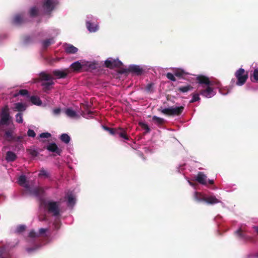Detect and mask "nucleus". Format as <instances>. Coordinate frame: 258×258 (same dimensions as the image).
Masks as SVG:
<instances>
[{
  "instance_id": "nucleus-1",
  "label": "nucleus",
  "mask_w": 258,
  "mask_h": 258,
  "mask_svg": "<svg viewBox=\"0 0 258 258\" xmlns=\"http://www.w3.org/2000/svg\"><path fill=\"white\" fill-rule=\"evenodd\" d=\"M184 106L171 107L166 108H162L160 107L158 110L164 115L168 116H179L181 114L184 110Z\"/></svg>"
},
{
  "instance_id": "nucleus-2",
  "label": "nucleus",
  "mask_w": 258,
  "mask_h": 258,
  "mask_svg": "<svg viewBox=\"0 0 258 258\" xmlns=\"http://www.w3.org/2000/svg\"><path fill=\"white\" fill-rule=\"evenodd\" d=\"M59 206L60 202H59L48 201L45 204V207L48 213L51 214L54 217L60 215V209Z\"/></svg>"
},
{
  "instance_id": "nucleus-3",
  "label": "nucleus",
  "mask_w": 258,
  "mask_h": 258,
  "mask_svg": "<svg viewBox=\"0 0 258 258\" xmlns=\"http://www.w3.org/2000/svg\"><path fill=\"white\" fill-rule=\"evenodd\" d=\"M235 76L237 81L236 84L238 86L243 85L248 79V73L242 68H240L235 73Z\"/></svg>"
},
{
  "instance_id": "nucleus-4",
  "label": "nucleus",
  "mask_w": 258,
  "mask_h": 258,
  "mask_svg": "<svg viewBox=\"0 0 258 258\" xmlns=\"http://www.w3.org/2000/svg\"><path fill=\"white\" fill-rule=\"evenodd\" d=\"M94 67V64L88 61L80 62L79 61H77L73 63L70 67L74 72H79L82 69H85L86 68L93 69Z\"/></svg>"
},
{
  "instance_id": "nucleus-5",
  "label": "nucleus",
  "mask_w": 258,
  "mask_h": 258,
  "mask_svg": "<svg viewBox=\"0 0 258 258\" xmlns=\"http://www.w3.org/2000/svg\"><path fill=\"white\" fill-rule=\"evenodd\" d=\"M24 187L29 192L30 195H33L37 197L41 196L44 193V189L41 187H31L29 184H26Z\"/></svg>"
},
{
  "instance_id": "nucleus-6",
  "label": "nucleus",
  "mask_w": 258,
  "mask_h": 258,
  "mask_svg": "<svg viewBox=\"0 0 258 258\" xmlns=\"http://www.w3.org/2000/svg\"><path fill=\"white\" fill-rule=\"evenodd\" d=\"M212 86L213 85H209L200 89L199 94L206 98H211L214 96L216 93L214 91V89L212 87Z\"/></svg>"
},
{
  "instance_id": "nucleus-7",
  "label": "nucleus",
  "mask_w": 258,
  "mask_h": 258,
  "mask_svg": "<svg viewBox=\"0 0 258 258\" xmlns=\"http://www.w3.org/2000/svg\"><path fill=\"white\" fill-rule=\"evenodd\" d=\"M10 119V114L8 106H6L2 110L1 114L0 124L2 125L8 124V121Z\"/></svg>"
},
{
  "instance_id": "nucleus-8",
  "label": "nucleus",
  "mask_w": 258,
  "mask_h": 258,
  "mask_svg": "<svg viewBox=\"0 0 258 258\" xmlns=\"http://www.w3.org/2000/svg\"><path fill=\"white\" fill-rule=\"evenodd\" d=\"M122 65V62L119 60L113 59L112 58L108 59L105 61V66L106 68L113 69L114 68H119Z\"/></svg>"
},
{
  "instance_id": "nucleus-9",
  "label": "nucleus",
  "mask_w": 258,
  "mask_h": 258,
  "mask_svg": "<svg viewBox=\"0 0 258 258\" xmlns=\"http://www.w3.org/2000/svg\"><path fill=\"white\" fill-rule=\"evenodd\" d=\"M197 83L201 85L203 88L209 85H213V83L210 81L208 77L204 75H199L197 77Z\"/></svg>"
},
{
  "instance_id": "nucleus-10",
  "label": "nucleus",
  "mask_w": 258,
  "mask_h": 258,
  "mask_svg": "<svg viewBox=\"0 0 258 258\" xmlns=\"http://www.w3.org/2000/svg\"><path fill=\"white\" fill-rule=\"evenodd\" d=\"M195 180L202 185H207V176L203 172H199L195 178Z\"/></svg>"
},
{
  "instance_id": "nucleus-11",
  "label": "nucleus",
  "mask_w": 258,
  "mask_h": 258,
  "mask_svg": "<svg viewBox=\"0 0 258 258\" xmlns=\"http://www.w3.org/2000/svg\"><path fill=\"white\" fill-rule=\"evenodd\" d=\"M122 138L125 140H129V137L127 136L126 130L121 127H116L115 131V135Z\"/></svg>"
},
{
  "instance_id": "nucleus-12",
  "label": "nucleus",
  "mask_w": 258,
  "mask_h": 258,
  "mask_svg": "<svg viewBox=\"0 0 258 258\" xmlns=\"http://www.w3.org/2000/svg\"><path fill=\"white\" fill-rule=\"evenodd\" d=\"M127 71L137 75H141L143 73V70L139 66L131 65L127 69Z\"/></svg>"
},
{
  "instance_id": "nucleus-13",
  "label": "nucleus",
  "mask_w": 258,
  "mask_h": 258,
  "mask_svg": "<svg viewBox=\"0 0 258 258\" xmlns=\"http://www.w3.org/2000/svg\"><path fill=\"white\" fill-rule=\"evenodd\" d=\"M46 149L49 151L55 153L58 155H60L62 152V150L58 148L57 145L54 143H51L49 145H48L47 146Z\"/></svg>"
},
{
  "instance_id": "nucleus-14",
  "label": "nucleus",
  "mask_w": 258,
  "mask_h": 258,
  "mask_svg": "<svg viewBox=\"0 0 258 258\" xmlns=\"http://www.w3.org/2000/svg\"><path fill=\"white\" fill-rule=\"evenodd\" d=\"M43 8L48 12H51L54 8V4L52 0H44Z\"/></svg>"
},
{
  "instance_id": "nucleus-15",
  "label": "nucleus",
  "mask_w": 258,
  "mask_h": 258,
  "mask_svg": "<svg viewBox=\"0 0 258 258\" xmlns=\"http://www.w3.org/2000/svg\"><path fill=\"white\" fill-rule=\"evenodd\" d=\"M64 46L65 52L68 54H75L78 51V49L72 44H65Z\"/></svg>"
},
{
  "instance_id": "nucleus-16",
  "label": "nucleus",
  "mask_w": 258,
  "mask_h": 258,
  "mask_svg": "<svg viewBox=\"0 0 258 258\" xmlns=\"http://www.w3.org/2000/svg\"><path fill=\"white\" fill-rule=\"evenodd\" d=\"M53 78L51 75L47 74L44 72H42L39 74V76L38 80L39 81H45L49 82L53 81Z\"/></svg>"
},
{
  "instance_id": "nucleus-17",
  "label": "nucleus",
  "mask_w": 258,
  "mask_h": 258,
  "mask_svg": "<svg viewBox=\"0 0 258 258\" xmlns=\"http://www.w3.org/2000/svg\"><path fill=\"white\" fill-rule=\"evenodd\" d=\"M205 202L208 204L214 205L220 202V201L217 199L215 196L213 195L205 197Z\"/></svg>"
},
{
  "instance_id": "nucleus-18",
  "label": "nucleus",
  "mask_w": 258,
  "mask_h": 258,
  "mask_svg": "<svg viewBox=\"0 0 258 258\" xmlns=\"http://www.w3.org/2000/svg\"><path fill=\"white\" fill-rule=\"evenodd\" d=\"M69 73V71L68 70H65L63 71L55 70L52 72L53 74L58 78H65L67 76Z\"/></svg>"
},
{
  "instance_id": "nucleus-19",
  "label": "nucleus",
  "mask_w": 258,
  "mask_h": 258,
  "mask_svg": "<svg viewBox=\"0 0 258 258\" xmlns=\"http://www.w3.org/2000/svg\"><path fill=\"white\" fill-rule=\"evenodd\" d=\"M17 158L16 154L12 151H8L6 153V160L8 162H13Z\"/></svg>"
},
{
  "instance_id": "nucleus-20",
  "label": "nucleus",
  "mask_w": 258,
  "mask_h": 258,
  "mask_svg": "<svg viewBox=\"0 0 258 258\" xmlns=\"http://www.w3.org/2000/svg\"><path fill=\"white\" fill-rule=\"evenodd\" d=\"M5 137L7 141L11 142L14 141L16 137L13 136V131L12 130H8L5 132Z\"/></svg>"
},
{
  "instance_id": "nucleus-21",
  "label": "nucleus",
  "mask_w": 258,
  "mask_h": 258,
  "mask_svg": "<svg viewBox=\"0 0 258 258\" xmlns=\"http://www.w3.org/2000/svg\"><path fill=\"white\" fill-rule=\"evenodd\" d=\"M15 105V110L19 112L24 111L26 109V106L21 102L16 103Z\"/></svg>"
},
{
  "instance_id": "nucleus-22",
  "label": "nucleus",
  "mask_w": 258,
  "mask_h": 258,
  "mask_svg": "<svg viewBox=\"0 0 258 258\" xmlns=\"http://www.w3.org/2000/svg\"><path fill=\"white\" fill-rule=\"evenodd\" d=\"M54 84V82L53 81H51L47 82L42 83L41 85L43 86V90L44 92H47L51 89L50 86Z\"/></svg>"
},
{
  "instance_id": "nucleus-23",
  "label": "nucleus",
  "mask_w": 258,
  "mask_h": 258,
  "mask_svg": "<svg viewBox=\"0 0 258 258\" xmlns=\"http://www.w3.org/2000/svg\"><path fill=\"white\" fill-rule=\"evenodd\" d=\"M0 258H11L10 254L4 247H0Z\"/></svg>"
},
{
  "instance_id": "nucleus-24",
  "label": "nucleus",
  "mask_w": 258,
  "mask_h": 258,
  "mask_svg": "<svg viewBox=\"0 0 258 258\" xmlns=\"http://www.w3.org/2000/svg\"><path fill=\"white\" fill-rule=\"evenodd\" d=\"M65 113L68 116L71 118H75L77 116L76 112L71 108H67L65 110Z\"/></svg>"
},
{
  "instance_id": "nucleus-25",
  "label": "nucleus",
  "mask_w": 258,
  "mask_h": 258,
  "mask_svg": "<svg viewBox=\"0 0 258 258\" xmlns=\"http://www.w3.org/2000/svg\"><path fill=\"white\" fill-rule=\"evenodd\" d=\"M23 22V17L22 15H17L14 18L13 22L15 24L19 25L22 24Z\"/></svg>"
},
{
  "instance_id": "nucleus-26",
  "label": "nucleus",
  "mask_w": 258,
  "mask_h": 258,
  "mask_svg": "<svg viewBox=\"0 0 258 258\" xmlns=\"http://www.w3.org/2000/svg\"><path fill=\"white\" fill-rule=\"evenodd\" d=\"M54 41L53 38H49L44 40L42 42V46L44 49H46L51 44L54 43Z\"/></svg>"
},
{
  "instance_id": "nucleus-27",
  "label": "nucleus",
  "mask_w": 258,
  "mask_h": 258,
  "mask_svg": "<svg viewBox=\"0 0 258 258\" xmlns=\"http://www.w3.org/2000/svg\"><path fill=\"white\" fill-rule=\"evenodd\" d=\"M194 199L198 202H205V197H204L202 194L200 192L196 191L194 195Z\"/></svg>"
},
{
  "instance_id": "nucleus-28",
  "label": "nucleus",
  "mask_w": 258,
  "mask_h": 258,
  "mask_svg": "<svg viewBox=\"0 0 258 258\" xmlns=\"http://www.w3.org/2000/svg\"><path fill=\"white\" fill-rule=\"evenodd\" d=\"M86 26L87 29L90 32H95L98 29V27L96 25L93 24L89 22H87Z\"/></svg>"
},
{
  "instance_id": "nucleus-29",
  "label": "nucleus",
  "mask_w": 258,
  "mask_h": 258,
  "mask_svg": "<svg viewBox=\"0 0 258 258\" xmlns=\"http://www.w3.org/2000/svg\"><path fill=\"white\" fill-rule=\"evenodd\" d=\"M192 89L193 87L191 85H188L185 86H181L178 88V90L180 92L185 93L191 90Z\"/></svg>"
},
{
  "instance_id": "nucleus-30",
  "label": "nucleus",
  "mask_w": 258,
  "mask_h": 258,
  "mask_svg": "<svg viewBox=\"0 0 258 258\" xmlns=\"http://www.w3.org/2000/svg\"><path fill=\"white\" fill-rule=\"evenodd\" d=\"M31 102L35 105H40L42 103L41 100L40 98L36 96H32L30 98Z\"/></svg>"
},
{
  "instance_id": "nucleus-31",
  "label": "nucleus",
  "mask_w": 258,
  "mask_h": 258,
  "mask_svg": "<svg viewBox=\"0 0 258 258\" xmlns=\"http://www.w3.org/2000/svg\"><path fill=\"white\" fill-rule=\"evenodd\" d=\"M153 120L156 124L159 125H162L165 122V120L163 118L157 117L156 116H154L153 117Z\"/></svg>"
},
{
  "instance_id": "nucleus-32",
  "label": "nucleus",
  "mask_w": 258,
  "mask_h": 258,
  "mask_svg": "<svg viewBox=\"0 0 258 258\" xmlns=\"http://www.w3.org/2000/svg\"><path fill=\"white\" fill-rule=\"evenodd\" d=\"M60 140L66 144H68L71 140L70 136L67 134H62L60 137Z\"/></svg>"
},
{
  "instance_id": "nucleus-33",
  "label": "nucleus",
  "mask_w": 258,
  "mask_h": 258,
  "mask_svg": "<svg viewBox=\"0 0 258 258\" xmlns=\"http://www.w3.org/2000/svg\"><path fill=\"white\" fill-rule=\"evenodd\" d=\"M26 181L27 179L25 175H22L19 177L18 183L20 185L24 187V185L27 184Z\"/></svg>"
},
{
  "instance_id": "nucleus-34",
  "label": "nucleus",
  "mask_w": 258,
  "mask_h": 258,
  "mask_svg": "<svg viewBox=\"0 0 258 258\" xmlns=\"http://www.w3.org/2000/svg\"><path fill=\"white\" fill-rule=\"evenodd\" d=\"M250 79L253 82H258V68L254 70L252 76L250 77Z\"/></svg>"
},
{
  "instance_id": "nucleus-35",
  "label": "nucleus",
  "mask_w": 258,
  "mask_h": 258,
  "mask_svg": "<svg viewBox=\"0 0 258 258\" xmlns=\"http://www.w3.org/2000/svg\"><path fill=\"white\" fill-rule=\"evenodd\" d=\"M235 233L241 238H243L244 240H249L251 238L249 237L246 236L245 235H244L242 232L241 229L240 228L238 230H237Z\"/></svg>"
},
{
  "instance_id": "nucleus-36",
  "label": "nucleus",
  "mask_w": 258,
  "mask_h": 258,
  "mask_svg": "<svg viewBox=\"0 0 258 258\" xmlns=\"http://www.w3.org/2000/svg\"><path fill=\"white\" fill-rule=\"evenodd\" d=\"M27 152H28L33 157H36L39 154L37 150L34 148L28 149H27Z\"/></svg>"
},
{
  "instance_id": "nucleus-37",
  "label": "nucleus",
  "mask_w": 258,
  "mask_h": 258,
  "mask_svg": "<svg viewBox=\"0 0 258 258\" xmlns=\"http://www.w3.org/2000/svg\"><path fill=\"white\" fill-rule=\"evenodd\" d=\"M29 93V92L28 90L26 89H21L20 90L18 93H16L14 95V97H16L18 95H21L22 96H26Z\"/></svg>"
},
{
  "instance_id": "nucleus-38",
  "label": "nucleus",
  "mask_w": 258,
  "mask_h": 258,
  "mask_svg": "<svg viewBox=\"0 0 258 258\" xmlns=\"http://www.w3.org/2000/svg\"><path fill=\"white\" fill-rule=\"evenodd\" d=\"M16 121L19 123H22L23 122L22 113L19 112L16 115Z\"/></svg>"
},
{
  "instance_id": "nucleus-39",
  "label": "nucleus",
  "mask_w": 258,
  "mask_h": 258,
  "mask_svg": "<svg viewBox=\"0 0 258 258\" xmlns=\"http://www.w3.org/2000/svg\"><path fill=\"white\" fill-rule=\"evenodd\" d=\"M103 127L104 130L108 132L110 135L113 136L115 135L116 128H111L106 126H103Z\"/></svg>"
},
{
  "instance_id": "nucleus-40",
  "label": "nucleus",
  "mask_w": 258,
  "mask_h": 258,
  "mask_svg": "<svg viewBox=\"0 0 258 258\" xmlns=\"http://www.w3.org/2000/svg\"><path fill=\"white\" fill-rule=\"evenodd\" d=\"M185 74V72L181 69L176 70L174 72V75L177 77H182Z\"/></svg>"
},
{
  "instance_id": "nucleus-41",
  "label": "nucleus",
  "mask_w": 258,
  "mask_h": 258,
  "mask_svg": "<svg viewBox=\"0 0 258 258\" xmlns=\"http://www.w3.org/2000/svg\"><path fill=\"white\" fill-rule=\"evenodd\" d=\"M199 93H193L192 94V99L190 101V103H194L195 102L199 101L200 100V97H199Z\"/></svg>"
},
{
  "instance_id": "nucleus-42",
  "label": "nucleus",
  "mask_w": 258,
  "mask_h": 258,
  "mask_svg": "<svg viewBox=\"0 0 258 258\" xmlns=\"http://www.w3.org/2000/svg\"><path fill=\"white\" fill-rule=\"evenodd\" d=\"M38 9L35 7H33L30 10V16L32 17L36 16L38 15Z\"/></svg>"
},
{
  "instance_id": "nucleus-43",
  "label": "nucleus",
  "mask_w": 258,
  "mask_h": 258,
  "mask_svg": "<svg viewBox=\"0 0 258 258\" xmlns=\"http://www.w3.org/2000/svg\"><path fill=\"white\" fill-rule=\"evenodd\" d=\"M68 203L70 205H74L75 203V199L72 195H70L68 196Z\"/></svg>"
},
{
  "instance_id": "nucleus-44",
  "label": "nucleus",
  "mask_w": 258,
  "mask_h": 258,
  "mask_svg": "<svg viewBox=\"0 0 258 258\" xmlns=\"http://www.w3.org/2000/svg\"><path fill=\"white\" fill-rule=\"evenodd\" d=\"M25 226L22 225H19L17 227L16 231L17 233H20L25 231Z\"/></svg>"
},
{
  "instance_id": "nucleus-45",
  "label": "nucleus",
  "mask_w": 258,
  "mask_h": 258,
  "mask_svg": "<svg viewBox=\"0 0 258 258\" xmlns=\"http://www.w3.org/2000/svg\"><path fill=\"white\" fill-rule=\"evenodd\" d=\"M166 77L168 79L172 81L175 82L176 80L174 75L171 73H168L166 74Z\"/></svg>"
},
{
  "instance_id": "nucleus-46",
  "label": "nucleus",
  "mask_w": 258,
  "mask_h": 258,
  "mask_svg": "<svg viewBox=\"0 0 258 258\" xmlns=\"http://www.w3.org/2000/svg\"><path fill=\"white\" fill-rule=\"evenodd\" d=\"M51 135L49 133H43L39 135V137L41 138H49L51 137Z\"/></svg>"
},
{
  "instance_id": "nucleus-47",
  "label": "nucleus",
  "mask_w": 258,
  "mask_h": 258,
  "mask_svg": "<svg viewBox=\"0 0 258 258\" xmlns=\"http://www.w3.org/2000/svg\"><path fill=\"white\" fill-rule=\"evenodd\" d=\"M27 135L29 137L34 138L36 136V133L33 130L29 129L27 132Z\"/></svg>"
},
{
  "instance_id": "nucleus-48",
  "label": "nucleus",
  "mask_w": 258,
  "mask_h": 258,
  "mask_svg": "<svg viewBox=\"0 0 258 258\" xmlns=\"http://www.w3.org/2000/svg\"><path fill=\"white\" fill-rule=\"evenodd\" d=\"M153 84L152 83H150V84H148L147 86H146V90L148 91V92H152L153 91Z\"/></svg>"
},
{
  "instance_id": "nucleus-49",
  "label": "nucleus",
  "mask_w": 258,
  "mask_h": 258,
  "mask_svg": "<svg viewBox=\"0 0 258 258\" xmlns=\"http://www.w3.org/2000/svg\"><path fill=\"white\" fill-rule=\"evenodd\" d=\"M39 176H45L46 177H48L49 174L48 172L45 170H41L39 174Z\"/></svg>"
},
{
  "instance_id": "nucleus-50",
  "label": "nucleus",
  "mask_w": 258,
  "mask_h": 258,
  "mask_svg": "<svg viewBox=\"0 0 258 258\" xmlns=\"http://www.w3.org/2000/svg\"><path fill=\"white\" fill-rule=\"evenodd\" d=\"M29 236L30 237L35 238L38 237L39 235L34 230H31L29 234Z\"/></svg>"
},
{
  "instance_id": "nucleus-51",
  "label": "nucleus",
  "mask_w": 258,
  "mask_h": 258,
  "mask_svg": "<svg viewBox=\"0 0 258 258\" xmlns=\"http://www.w3.org/2000/svg\"><path fill=\"white\" fill-rule=\"evenodd\" d=\"M60 112H61V109L59 108H54L53 110V113L54 115H58L60 114Z\"/></svg>"
},
{
  "instance_id": "nucleus-52",
  "label": "nucleus",
  "mask_w": 258,
  "mask_h": 258,
  "mask_svg": "<svg viewBox=\"0 0 258 258\" xmlns=\"http://www.w3.org/2000/svg\"><path fill=\"white\" fill-rule=\"evenodd\" d=\"M142 127L144 129L146 130V132H148V133L150 131V129L149 126L147 124L143 123L142 125Z\"/></svg>"
},
{
  "instance_id": "nucleus-53",
  "label": "nucleus",
  "mask_w": 258,
  "mask_h": 258,
  "mask_svg": "<svg viewBox=\"0 0 258 258\" xmlns=\"http://www.w3.org/2000/svg\"><path fill=\"white\" fill-rule=\"evenodd\" d=\"M48 231V229L47 228H40L39 230V234L40 235L43 234L45 233L46 231Z\"/></svg>"
},
{
  "instance_id": "nucleus-54",
  "label": "nucleus",
  "mask_w": 258,
  "mask_h": 258,
  "mask_svg": "<svg viewBox=\"0 0 258 258\" xmlns=\"http://www.w3.org/2000/svg\"><path fill=\"white\" fill-rule=\"evenodd\" d=\"M39 220L41 221H44L47 220V217L45 215L43 216L42 217H39Z\"/></svg>"
},
{
  "instance_id": "nucleus-55",
  "label": "nucleus",
  "mask_w": 258,
  "mask_h": 258,
  "mask_svg": "<svg viewBox=\"0 0 258 258\" xmlns=\"http://www.w3.org/2000/svg\"><path fill=\"white\" fill-rule=\"evenodd\" d=\"M54 227H55V229H58L59 228L60 225H59V223L55 222L54 223Z\"/></svg>"
},
{
  "instance_id": "nucleus-56",
  "label": "nucleus",
  "mask_w": 258,
  "mask_h": 258,
  "mask_svg": "<svg viewBox=\"0 0 258 258\" xmlns=\"http://www.w3.org/2000/svg\"><path fill=\"white\" fill-rule=\"evenodd\" d=\"M22 138L21 136L16 137V139L14 141H19L22 140Z\"/></svg>"
},
{
  "instance_id": "nucleus-57",
  "label": "nucleus",
  "mask_w": 258,
  "mask_h": 258,
  "mask_svg": "<svg viewBox=\"0 0 258 258\" xmlns=\"http://www.w3.org/2000/svg\"><path fill=\"white\" fill-rule=\"evenodd\" d=\"M253 228L254 231L258 234V226H254L253 227Z\"/></svg>"
},
{
  "instance_id": "nucleus-58",
  "label": "nucleus",
  "mask_w": 258,
  "mask_h": 258,
  "mask_svg": "<svg viewBox=\"0 0 258 258\" xmlns=\"http://www.w3.org/2000/svg\"><path fill=\"white\" fill-rule=\"evenodd\" d=\"M208 182L210 184H213L214 182V180H210V179H209L208 180Z\"/></svg>"
},
{
  "instance_id": "nucleus-59",
  "label": "nucleus",
  "mask_w": 258,
  "mask_h": 258,
  "mask_svg": "<svg viewBox=\"0 0 258 258\" xmlns=\"http://www.w3.org/2000/svg\"><path fill=\"white\" fill-rule=\"evenodd\" d=\"M34 249H35L34 248H28V249H27V251H28V252H30V251H32V250H34Z\"/></svg>"
},
{
  "instance_id": "nucleus-60",
  "label": "nucleus",
  "mask_w": 258,
  "mask_h": 258,
  "mask_svg": "<svg viewBox=\"0 0 258 258\" xmlns=\"http://www.w3.org/2000/svg\"><path fill=\"white\" fill-rule=\"evenodd\" d=\"M257 256L258 257V253H257Z\"/></svg>"
}]
</instances>
